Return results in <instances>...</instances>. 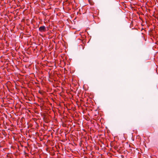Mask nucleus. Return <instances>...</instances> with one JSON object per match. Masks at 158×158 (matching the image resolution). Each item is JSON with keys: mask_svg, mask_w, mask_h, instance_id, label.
Wrapping results in <instances>:
<instances>
[{"mask_svg": "<svg viewBox=\"0 0 158 158\" xmlns=\"http://www.w3.org/2000/svg\"><path fill=\"white\" fill-rule=\"evenodd\" d=\"M39 31L41 32H44L46 31V28L44 26L40 27L39 28Z\"/></svg>", "mask_w": 158, "mask_h": 158, "instance_id": "obj_1", "label": "nucleus"}]
</instances>
